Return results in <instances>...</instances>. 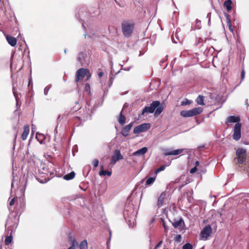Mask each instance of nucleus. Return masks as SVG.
Returning a JSON list of instances; mask_svg holds the SVG:
<instances>
[{
  "label": "nucleus",
  "instance_id": "1",
  "mask_svg": "<svg viewBox=\"0 0 249 249\" xmlns=\"http://www.w3.org/2000/svg\"><path fill=\"white\" fill-rule=\"evenodd\" d=\"M164 107L160 105L159 101H154L152 102L149 107H145L142 110V113L140 115H143L145 113H152L155 111L154 116L157 117L163 110Z\"/></svg>",
  "mask_w": 249,
  "mask_h": 249
},
{
  "label": "nucleus",
  "instance_id": "2",
  "mask_svg": "<svg viewBox=\"0 0 249 249\" xmlns=\"http://www.w3.org/2000/svg\"><path fill=\"white\" fill-rule=\"evenodd\" d=\"M236 157L234 159V162L236 165L240 166L244 164L247 160V150L243 148H238L236 150Z\"/></svg>",
  "mask_w": 249,
  "mask_h": 249
},
{
  "label": "nucleus",
  "instance_id": "3",
  "mask_svg": "<svg viewBox=\"0 0 249 249\" xmlns=\"http://www.w3.org/2000/svg\"><path fill=\"white\" fill-rule=\"evenodd\" d=\"M135 23L132 21H124L122 23V30L123 35L126 37H130L132 34Z\"/></svg>",
  "mask_w": 249,
  "mask_h": 249
},
{
  "label": "nucleus",
  "instance_id": "4",
  "mask_svg": "<svg viewBox=\"0 0 249 249\" xmlns=\"http://www.w3.org/2000/svg\"><path fill=\"white\" fill-rule=\"evenodd\" d=\"M86 76V80H89L91 77V73L87 69L80 68L76 73L75 81L78 83Z\"/></svg>",
  "mask_w": 249,
  "mask_h": 249
},
{
  "label": "nucleus",
  "instance_id": "5",
  "mask_svg": "<svg viewBox=\"0 0 249 249\" xmlns=\"http://www.w3.org/2000/svg\"><path fill=\"white\" fill-rule=\"evenodd\" d=\"M241 124L240 123H236L235 124L232 138L235 141H238L241 138Z\"/></svg>",
  "mask_w": 249,
  "mask_h": 249
},
{
  "label": "nucleus",
  "instance_id": "6",
  "mask_svg": "<svg viewBox=\"0 0 249 249\" xmlns=\"http://www.w3.org/2000/svg\"><path fill=\"white\" fill-rule=\"evenodd\" d=\"M150 128V124L149 123L142 124L137 126H136L133 130L134 134H138L144 132Z\"/></svg>",
  "mask_w": 249,
  "mask_h": 249
},
{
  "label": "nucleus",
  "instance_id": "7",
  "mask_svg": "<svg viewBox=\"0 0 249 249\" xmlns=\"http://www.w3.org/2000/svg\"><path fill=\"white\" fill-rule=\"evenodd\" d=\"M212 228L210 225L206 226L201 231L200 236L202 239L206 240L211 234Z\"/></svg>",
  "mask_w": 249,
  "mask_h": 249
},
{
  "label": "nucleus",
  "instance_id": "8",
  "mask_svg": "<svg viewBox=\"0 0 249 249\" xmlns=\"http://www.w3.org/2000/svg\"><path fill=\"white\" fill-rule=\"evenodd\" d=\"M123 159L124 157L121 154L120 151L116 149L111 157V164L114 165L118 160H123Z\"/></svg>",
  "mask_w": 249,
  "mask_h": 249
},
{
  "label": "nucleus",
  "instance_id": "9",
  "mask_svg": "<svg viewBox=\"0 0 249 249\" xmlns=\"http://www.w3.org/2000/svg\"><path fill=\"white\" fill-rule=\"evenodd\" d=\"M82 107V105L79 101L75 100L73 101L71 105V110L68 113L67 115L72 114L80 110Z\"/></svg>",
  "mask_w": 249,
  "mask_h": 249
},
{
  "label": "nucleus",
  "instance_id": "10",
  "mask_svg": "<svg viewBox=\"0 0 249 249\" xmlns=\"http://www.w3.org/2000/svg\"><path fill=\"white\" fill-rule=\"evenodd\" d=\"M172 225L175 228H178L179 230H182L185 227V223L182 218L175 219Z\"/></svg>",
  "mask_w": 249,
  "mask_h": 249
},
{
  "label": "nucleus",
  "instance_id": "11",
  "mask_svg": "<svg viewBox=\"0 0 249 249\" xmlns=\"http://www.w3.org/2000/svg\"><path fill=\"white\" fill-rule=\"evenodd\" d=\"M133 125V122H131L129 124L125 126L123 128V129L121 132V134L124 137L128 136V135L129 134V132H130V130L131 129Z\"/></svg>",
  "mask_w": 249,
  "mask_h": 249
},
{
  "label": "nucleus",
  "instance_id": "12",
  "mask_svg": "<svg viewBox=\"0 0 249 249\" xmlns=\"http://www.w3.org/2000/svg\"><path fill=\"white\" fill-rule=\"evenodd\" d=\"M240 121V118L239 116H230L227 119L226 124H228V123H239Z\"/></svg>",
  "mask_w": 249,
  "mask_h": 249
},
{
  "label": "nucleus",
  "instance_id": "13",
  "mask_svg": "<svg viewBox=\"0 0 249 249\" xmlns=\"http://www.w3.org/2000/svg\"><path fill=\"white\" fill-rule=\"evenodd\" d=\"M166 199V193L165 192L162 193L160 196H159L157 202V205L159 207H161L165 201V200Z\"/></svg>",
  "mask_w": 249,
  "mask_h": 249
},
{
  "label": "nucleus",
  "instance_id": "14",
  "mask_svg": "<svg viewBox=\"0 0 249 249\" xmlns=\"http://www.w3.org/2000/svg\"><path fill=\"white\" fill-rule=\"evenodd\" d=\"M30 127L29 125H26L24 126L23 131L21 134V139L23 141L26 140L29 135Z\"/></svg>",
  "mask_w": 249,
  "mask_h": 249
},
{
  "label": "nucleus",
  "instance_id": "15",
  "mask_svg": "<svg viewBox=\"0 0 249 249\" xmlns=\"http://www.w3.org/2000/svg\"><path fill=\"white\" fill-rule=\"evenodd\" d=\"M147 148L146 147H144L133 153L132 155L136 156H143L147 152Z\"/></svg>",
  "mask_w": 249,
  "mask_h": 249
},
{
  "label": "nucleus",
  "instance_id": "16",
  "mask_svg": "<svg viewBox=\"0 0 249 249\" xmlns=\"http://www.w3.org/2000/svg\"><path fill=\"white\" fill-rule=\"evenodd\" d=\"M183 150H184L183 149H177V150H174L171 151H166L164 153V155L165 156L177 155L180 154L181 153H182Z\"/></svg>",
  "mask_w": 249,
  "mask_h": 249
},
{
  "label": "nucleus",
  "instance_id": "17",
  "mask_svg": "<svg viewBox=\"0 0 249 249\" xmlns=\"http://www.w3.org/2000/svg\"><path fill=\"white\" fill-rule=\"evenodd\" d=\"M6 38L7 42L11 46L14 47L16 45L17 40L15 37L10 36H7Z\"/></svg>",
  "mask_w": 249,
  "mask_h": 249
},
{
  "label": "nucleus",
  "instance_id": "18",
  "mask_svg": "<svg viewBox=\"0 0 249 249\" xmlns=\"http://www.w3.org/2000/svg\"><path fill=\"white\" fill-rule=\"evenodd\" d=\"M191 112V115L193 116L200 114L203 112V108L201 107H197L193 108L190 110Z\"/></svg>",
  "mask_w": 249,
  "mask_h": 249
},
{
  "label": "nucleus",
  "instance_id": "19",
  "mask_svg": "<svg viewBox=\"0 0 249 249\" xmlns=\"http://www.w3.org/2000/svg\"><path fill=\"white\" fill-rule=\"evenodd\" d=\"M232 1L231 0H226L224 3V6L226 8L228 11H230L231 9Z\"/></svg>",
  "mask_w": 249,
  "mask_h": 249
},
{
  "label": "nucleus",
  "instance_id": "20",
  "mask_svg": "<svg viewBox=\"0 0 249 249\" xmlns=\"http://www.w3.org/2000/svg\"><path fill=\"white\" fill-rule=\"evenodd\" d=\"M180 114L183 117H192L191 115V110H182L180 112Z\"/></svg>",
  "mask_w": 249,
  "mask_h": 249
},
{
  "label": "nucleus",
  "instance_id": "21",
  "mask_svg": "<svg viewBox=\"0 0 249 249\" xmlns=\"http://www.w3.org/2000/svg\"><path fill=\"white\" fill-rule=\"evenodd\" d=\"M125 121H126V118L124 115H123L122 111L120 114V115H119V117L118 118V122L121 125H123L125 123Z\"/></svg>",
  "mask_w": 249,
  "mask_h": 249
},
{
  "label": "nucleus",
  "instance_id": "22",
  "mask_svg": "<svg viewBox=\"0 0 249 249\" xmlns=\"http://www.w3.org/2000/svg\"><path fill=\"white\" fill-rule=\"evenodd\" d=\"M74 176H75V173L74 172H71L69 174L65 175L64 176V178L66 180H69L73 178Z\"/></svg>",
  "mask_w": 249,
  "mask_h": 249
},
{
  "label": "nucleus",
  "instance_id": "23",
  "mask_svg": "<svg viewBox=\"0 0 249 249\" xmlns=\"http://www.w3.org/2000/svg\"><path fill=\"white\" fill-rule=\"evenodd\" d=\"M196 102L198 105H204V96L202 95H199L196 98Z\"/></svg>",
  "mask_w": 249,
  "mask_h": 249
},
{
  "label": "nucleus",
  "instance_id": "24",
  "mask_svg": "<svg viewBox=\"0 0 249 249\" xmlns=\"http://www.w3.org/2000/svg\"><path fill=\"white\" fill-rule=\"evenodd\" d=\"M80 249H88V242L86 240L82 241L79 245Z\"/></svg>",
  "mask_w": 249,
  "mask_h": 249
},
{
  "label": "nucleus",
  "instance_id": "25",
  "mask_svg": "<svg viewBox=\"0 0 249 249\" xmlns=\"http://www.w3.org/2000/svg\"><path fill=\"white\" fill-rule=\"evenodd\" d=\"M111 171H109L108 170H102L100 172H99V175L100 176H106V175H107L108 176H110L111 175Z\"/></svg>",
  "mask_w": 249,
  "mask_h": 249
},
{
  "label": "nucleus",
  "instance_id": "26",
  "mask_svg": "<svg viewBox=\"0 0 249 249\" xmlns=\"http://www.w3.org/2000/svg\"><path fill=\"white\" fill-rule=\"evenodd\" d=\"M156 179V177H151L146 180L145 185H150L153 184Z\"/></svg>",
  "mask_w": 249,
  "mask_h": 249
},
{
  "label": "nucleus",
  "instance_id": "27",
  "mask_svg": "<svg viewBox=\"0 0 249 249\" xmlns=\"http://www.w3.org/2000/svg\"><path fill=\"white\" fill-rule=\"evenodd\" d=\"M13 240V237L11 235L7 236L5 239V244L6 245H9Z\"/></svg>",
  "mask_w": 249,
  "mask_h": 249
},
{
  "label": "nucleus",
  "instance_id": "28",
  "mask_svg": "<svg viewBox=\"0 0 249 249\" xmlns=\"http://www.w3.org/2000/svg\"><path fill=\"white\" fill-rule=\"evenodd\" d=\"M85 56H86V54L84 53H83V52L80 53L78 54V60L79 61H83Z\"/></svg>",
  "mask_w": 249,
  "mask_h": 249
},
{
  "label": "nucleus",
  "instance_id": "29",
  "mask_svg": "<svg viewBox=\"0 0 249 249\" xmlns=\"http://www.w3.org/2000/svg\"><path fill=\"white\" fill-rule=\"evenodd\" d=\"M227 24L229 27V30L233 32V28L232 26L231 22L229 18H227Z\"/></svg>",
  "mask_w": 249,
  "mask_h": 249
},
{
  "label": "nucleus",
  "instance_id": "30",
  "mask_svg": "<svg viewBox=\"0 0 249 249\" xmlns=\"http://www.w3.org/2000/svg\"><path fill=\"white\" fill-rule=\"evenodd\" d=\"M197 55H198L197 53H195L194 55L192 56V57L191 56L192 58L191 60L192 61V62H196L198 61V58Z\"/></svg>",
  "mask_w": 249,
  "mask_h": 249
},
{
  "label": "nucleus",
  "instance_id": "31",
  "mask_svg": "<svg viewBox=\"0 0 249 249\" xmlns=\"http://www.w3.org/2000/svg\"><path fill=\"white\" fill-rule=\"evenodd\" d=\"M85 90L89 94H90V87L89 83H86L85 86Z\"/></svg>",
  "mask_w": 249,
  "mask_h": 249
},
{
  "label": "nucleus",
  "instance_id": "32",
  "mask_svg": "<svg viewBox=\"0 0 249 249\" xmlns=\"http://www.w3.org/2000/svg\"><path fill=\"white\" fill-rule=\"evenodd\" d=\"M182 249H193V246L190 243H186L183 246Z\"/></svg>",
  "mask_w": 249,
  "mask_h": 249
},
{
  "label": "nucleus",
  "instance_id": "33",
  "mask_svg": "<svg viewBox=\"0 0 249 249\" xmlns=\"http://www.w3.org/2000/svg\"><path fill=\"white\" fill-rule=\"evenodd\" d=\"M165 166L162 165L161 166L160 168L157 169L155 172V173L156 174H158V173L164 170L165 169Z\"/></svg>",
  "mask_w": 249,
  "mask_h": 249
},
{
  "label": "nucleus",
  "instance_id": "34",
  "mask_svg": "<svg viewBox=\"0 0 249 249\" xmlns=\"http://www.w3.org/2000/svg\"><path fill=\"white\" fill-rule=\"evenodd\" d=\"M191 103H192L191 101L187 99H185V101H183L181 102V105L182 106H186V105L191 104Z\"/></svg>",
  "mask_w": 249,
  "mask_h": 249
},
{
  "label": "nucleus",
  "instance_id": "35",
  "mask_svg": "<svg viewBox=\"0 0 249 249\" xmlns=\"http://www.w3.org/2000/svg\"><path fill=\"white\" fill-rule=\"evenodd\" d=\"M71 247H73V248H75L76 247L78 246V243L76 240L75 239H72V241L71 242Z\"/></svg>",
  "mask_w": 249,
  "mask_h": 249
},
{
  "label": "nucleus",
  "instance_id": "36",
  "mask_svg": "<svg viewBox=\"0 0 249 249\" xmlns=\"http://www.w3.org/2000/svg\"><path fill=\"white\" fill-rule=\"evenodd\" d=\"M245 71L244 70V65L242 66V70L241 74V80H243L245 77Z\"/></svg>",
  "mask_w": 249,
  "mask_h": 249
},
{
  "label": "nucleus",
  "instance_id": "37",
  "mask_svg": "<svg viewBox=\"0 0 249 249\" xmlns=\"http://www.w3.org/2000/svg\"><path fill=\"white\" fill-rule=\"evenodd\" d=\"M162 243H163V241L162 240H161L157 244V245L155 246V247L154 248V249H160V246H161V245L162 244Z\"/></svg>",
  "mask_w": 249,
  "mask_h": 249
},
{
  "label": "nucleus",
  "instance_id": "38",
  "mask_svg": "<svg viewBox=\"0 0 249 249\" xmlns=\"http://www.w3.org/2000/svg\"><path fill=\"white\" fill-rule=\"evenodd\" d=\"M93 164L94 167H97L99 164V160L97 159H95L93 160Z\"/></svg>",
  "mask_w": 249,
  "mask_h": 249
},
{
  "label": "nucleus",
  "instance_id": "39",
  "mask_svg": "<svg viewBox=\"0 0 249 249\" xmlns=\"http://www.w3.org/2000/svg\"><path fill=\"white\" fill-rule=\"evenodd\" d=\"M181 235L180 234L177 235L175 237V240L177 242H180L181 240Z\"/></svg>",
  "mask_w": 249,
  "mask_h": 249
},
{
  "label": "nucleus",
  "instance_id": "40",
  "mask_svg": "<svg viewBox=\"0 0 249 249\" xmlns=\"http://www.w3.org/2000/svg\"><path fill=\"white\" fill-rule=\"evenodd\" d=\"M197 170V168L196 167H194V168H192L191 170H190V173L191 174H193L194 173H195Z\"/></svg>",
  "mask_w": 249,
  "mask_h": 249
},
{
  "label": "nucleus",
  "instance_id": "41",
  "mask_svg": "<svg viewBox=\"0 0 249 249\" xmlns=\"http://www.w3.org/2000/svg\"><path fill=\"white\" fill-rule=\"evenodd\" d=\"M120 65L121 66L122 69H124L125 71H129V70L130 68L129 67H124V65H120Z\"/></svg>",
  "mask_w": 249,
  "mask_h": 249
},
{
  "label": "nucleus",
  "instance_id": "42",
  "mask_svg": "<svg viewBox=\"0 0 249 249\" xmlns=\"http://www.w3.org/2000/svg\"><path fill=\"white\" fill-rule=\"evenodd\" d=\"M202 42H203V39L199 37L197 39L196 44V45H198Z\"/></svg>",
  "mask_w": 249,
  "mask_h": 249
},
{
  "label": "nucleus",
  "instance_id": "43",
  "mask_svg": "<svg viewBox=\"0 0 249 249\" xmlns=\"http://www.w3.org/2000/svg\"><path fill=\"white\" fill-rule=\"evenodd\" d=\"M15 202V198H12L10 201L9 205L10 206H13Z\"/></svg>",
  "mask_w": 249,
  "mask_h": 249
},
{
  "label": "nucleus",
  "instance_id": "44",
  "mask_svg": "<svg viewBox=\"0 0 249 249\" xmlns=\"http://www.w3.org/2000/svg\"><path fill=\"white\" fill-rule=\"evenodd\" d=\"M75 238H74L71 235V234H70L69 235V241H70L71 242L72 241V239H74Z\"/></svg>",
  "mask_w": 249,
  "mask_h": 249
},
{
  "label": "nucleus",
  "instance_id": "45",
  "mask_svg": "<svg viewBox=\"0 0 249 249\" xmlns=\"http://www.w3.org/2000/svg\"><path fill=\"white\" fill-rule=\"evenodd\" d=\"M98 75L99 77H102L104 75V72L103 71H100L98 73Z\"/></svg>",
  "mask_w": 249,
  "mask_h": 249
},
{
  "label": "nucleus",
  "instance_id": "46",
  "mask_svg": "<svg viewBox=\"0 0 249 249\" xmlns=\"http://www.w3.org/2000/svg\"><path fill=\"white\" fill-rule=\"evenodd\" d=\"M199 161H196L195 162V167H196L197 168V167L199 165Z\"/></svg>",
  "mask_w": 249,
  "mask_h": 249
},
{
  "label": "nucleus",
  "instance_id": "47",
  "mask_svg": "<svg viewBox=\"0 0 249 249\" xmlns=\"http://www.w3.org/2000/svg\"><path fill=\"white\" fill-rule=\"evenodd\" d=\"M32 83V78L31 77L29 80L28 86H30V84Z\"/></svg>",
  "mask_w": 249,
  "mask_h": 249
},
{
  "label": "nucleus",
  "instance_id": "48",
  "mask_svg": "<svg viewBox=\"0 0 249 249\" xmlns=\"http://www.w3.org/2000/svg\"><path fill=\"white\" fill-rule=\"evenodd\" d=\"M10 221H11V219H8L7 220L6 223V226L7 225H8V224H9V223H10Z\"/></svg>",
  "mask_w": 249,
  "mask_h": 249
},
{
  "label": "nucleus",
  "instance_id": "49",
  "mask_svg": "<svg viewBox=\"0 0 249 249\" xmlns=\"http://www.w3.org/2000/svg\"><path fill=\"white\" fill-rule=\"evenodd\" d=\"M17 134L16 133L15 135V137H14V141L15 142L16 141V139L17 138Z\"/></svg>",
  "mask_w": 249,
  "mask_h": 249
},
{
  "label": "nucleus",
  "instance_id": "50",
  "mask_svg": "<svg viewBox=\"0 0 249 249\" xmlns=\"http://www.w3.org/2000/svg\"><path fill=\"white\" fill-rule=\"evenodd\" d=\"M13 64V63H10V67H11V69H12Z\"/></svg>",
  "mask_w": 249,
  "mask_h": 249
},
{
  "label": "nucleus",
  "instance_id": "51",
  "mask_svg": "<svg viewBox=\"0 0 249 249\" xmlns=\"http://www.w3.org/2000/svg\"><path fill=\"white\" fill-rule=\"evenodd\" d=\"M163 226L165 229H166V225H165L164 223H163Z\"/></svg>",
  "mask_w": 249,
  "mask_h": 249
},
{
  "label": "nucleus",
  "instance_id": "52",
  "mask_svg": "<svg viewBox=\"0 0 249 249\" xmlns=\"http://www.w3.org/2000/svg\"><path fill=\"white\" fill-rule=\"evenodd\" d=\"M110 82L111 83V84H112V78H110Z\"/></svg>",
  "mask_w": 249,
  "mask_h": 249
},
{
  "label": "nucleus",
  "instance_id": "53",
  "mask_svg": "<svg viewBox=\"0 0 249 249\" xmlns=\"http://www.w3.org/2000/svg\"><path fill=\"white\" fill-rule=\"evenodd\" d=\"M184 185H180L179 187V189H181L183 186Z\"/></svg>",
  "mask_w": 249,
  "mask_h": 249
},
{
  "label": "nucleus",
  "instance_id": "54",
  "mask_svg": "<svg viewBox=\"0 0 249 249\" xmlns=\"http://www.w3.org/2000/svg\"><path fill=\"white\" fill-rule=\"evenodd\" d=\"M77 119H78V120H80V118L79 117H78V116H76L75 117Z\"/></svg>",
  "mask_w": 249,
  "mask_h": 249
},
{
  "label": "nucleus",
  "instance_id": "55",
  "mask_svg": "<svg viewBox=\"0 0 249 249\" xmlns=\"http://www.w3.org/2000/svg\"><path fill=\"white\" fill-rule=\"evenodd\" d=\"M243 61H244V54H243Z\"/></svg>",
  "mask_w": 249,
  "mask_h": 249
},
{
  "label": "nucleus",
  "instance_id": "56",
  "mask_svg": "<svg viewBox=\"0 0 249 249\" xmlns=\"http://www.w3.org/2000/svg\"><path fill=\"white\" fill-rule=\"evenodd\" d=\"M178 181V179H176V182H177Z\"/></svg>",
  "mask_w": 249,
  "mask_h": 249
},
{
  "label": "nucleus",
  "instance_id": "57",
  "mask_svg": "<svg viewBox=\"0 0 249 249\" xmlns=\"http://www.w3.org/2000/svg\"><path fill=\"white\" fill-rule=\"evenodd\" d=\"M177 33H175L176 36H177Z\"/></svg>",
  "mask_w": 249,
  "mask_h": 249
},
{
  "label": "nucleus",
  "instance_id": "58",
  "mask_svg": "<svg viewBox=\"0 0 249 249\" xmlns=\"http://www.w3.org/2000/svg\"><path fill=\"white\" fill-rule=\"evenodd\" d=\"M101 167V168H102V169L103 168V166H102Z\"/></svg>",
  "mask_w": 249,
  "mask_h": 249
},
{
  "label": "nucleus",
  "instance_id": "59",
  "mask_svg": "<svg viewBox=\"0 0 249 249\" xmlns=\"http://www.w3.org/2000/svg\"><path fill=\"white\" fill-rule=\"evenodd\" d=\"M1 248H1V246H0V249H1Z\"/></svg>",
  "mask_w": 249,
  "mask_h": 249
}]
</instances>
